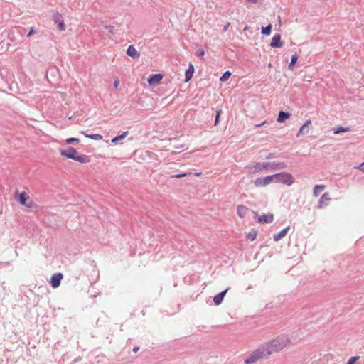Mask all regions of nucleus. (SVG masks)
Returning <instances> with one entry per match:
<instances>
[{
    "mask_svg": "<svg viewBox=\"0 0 364 364\" xmlns=\"http://www.w3.org/2000/svg\"><path fill=\"white\" fill-rule=\"evenodd\" d=\"M290 340L289 337L285 335H281L264 344L266 348L269 350L270 355L274 353L279 352L288 346Z\"/></svg>",
    "mask_w": 364,
    "mask_h": 364,
    "instance_id": "f257e3e1",
    "label": "nucleus"
},
{
    "mask_svg": "<svg viewBox=\"0 0 364 364\" xmlns=\"http://www.w3.org/2000/svg\"><path fill=\"white\" fill-rule=\"evenodd\" d=\"M269 356V350L266 348L264 344H262L250 353L245 360V364H253L259 360L267 359Z\"/></svg>",
    "mask_w": 364,
    "mask_h": 364,
    "instance_id": "f03ea898",
    "label": "nucleus"
},
{
    "mask_svg": "<svg viewBox=\"0 0 364 364\" xmlns=\"http://www.w3.org/2000/svg\"><path fill=\"white\" fill-rule=\"evenodd\" d=\"M60 154L67 159H73L81 164L89 163L90 157L85 154H79L73 147H68L65 150H60Z\"/></svg>",
    "mask_w": 364,
    "mask_h": 364,
    "instance_id": "7ed1b4c3",
    "label": "nucleus"
},
{
    "mask_svg": "<svg viewBox=\"0 0 364 364\" xmlns=\"http://www.w3.org/2000/svg\"><path fill=\"white\" fill-rule=\"evenodd\" d=\"M274 183H282L291 185L294 183V177L287 173H280L272 175Z\"/></svg>",
    "mask_w": 364,
    "mask_h": 364,
    "instance_id": "20e7f679",
    "label": "nucleus"
},
{
    "mask_svg": "<svg viewBox=\"0 0 364 364\" xmlns=\"http://www.w3.org/2000/svg\"><path fill=\"white\" fill-rule=\"evenodd\" d=\"M269 164L267 162H257L248 166L250 174H257L265 170H269Z\"/></svg>",
    "mask_w": 364,
    "mask_h": 364,
    "instance_id": "39448f33",
    "label": "nucleus"
},
{
    "mask_svg": "<svg viewBox=\"0 0 364 364\" xmlns=\"http://www.w3.org/2000/svg\"><path fill=\"white\" fill-rule=\"evenodd\" d=\"M271 183H274L272 175L257 178L254 181V185L257 188H264Z\"/></svg>",
    "mask_w": 364,
    "mask_h": 364,
    "instance_id": "423d86ee",
    "label": "nucleus"
},
{
    "mask_svg": "<svg viewBox=\"0 0 364 364\" xmlns=\"http://www.w3.org/2000/svg\"><path fill=\"white\" fill-rule=\"evenodd\" d=\"M255 215L257 216V221L259 223H269L273 221L274 215L272 213H267L263 214L262 215H259L257 213Z\"/></svg>",
    "mask_w": 364,
    "mask_h": 364,
    "instance_id": "0eeeda50",
    "label": "nucleus"
},
{
    "mask_svg": "<svg viewBox=\"0 0 364 364\" xmlns=\"http://www.w3.org/2000/svg\"><path fill=\"white\" fill-rule=\"evenodd\" d=\"M62 279L63 274L61 273H56L52 275L50 278V284L53 288L58 287L60 284Z\"/></svg>",
    "mask_w": 364,
    "mask_h": 364,
    "instance_id": "6e6552de",
    "label": "nucleus"
},
{
    "mask_svg": "<svg viewBox=\"0 0 364 364\" xmlns=\"http://www.w3.org/2000/svg\"><path fill=\"white\" fill-rule=\"evenodd\" d=\"M163 79V75L161 74H154L151 75L147 80L149 85H156L160 83L161 80Z\"/></svg>",
    "mask_w": 364,
    "mask_h": 364,
    "instance_id": "1a4fd4ad",
    "label": "nucleus"
},
{
    "mask_svg": "<svg viewBox=\"0 0 364 364\" xmlns=\"http://www.w3.org/2000/svg\"><path fill=\"white\" fill-rule=\"evenodd\" d=\"M28 199H29V196H28V194L26 193L23 192V193H20L19 197H18L19 203L21 205H25L28 208H31L33 205V203H26Z\"/></svg>",
    "mask_w": 364,
    "mask_h": 364,
    "instance_id": "9d476101",
    "label": "nucleus"
},
{
    "mask_svg": "<svg viewBox=\"0 0 364 364\" xmlns=\"http://www.w3.org/2000/svg\"><path fill=\"white\" fill-rule=\"evenodd\" d=\"M229 289H226L225 290H224L222 292H220L218 293V294H216L214 298H213V301H214V304L215 305H220L223 299H224V296H225V294H227V292L228 291Z\"/></svg>",
    "mask_w": 364,
    "mask_h": 364,
    "instance_id": "9b49d317",
    "label": "nucleus"
},
{
    "mask_svg": "<svg viewBox=\"0 0 364 364\" xmlns=\"http://www.w3.org/2000/svg\"><path fill=\"white\" fill-rule=\"evenodd\" d=\"M249 213V209L243 205H240L237 207V213L241 218H244Z\"/></svg>",
    "mask_w": 364,
    "mask_h": 364,
    "instance_id": "f8f14e48",
    "label": "nucleus"
},
{
    "mask_svg": "<svg viewBox=\"0 0 364 364\" xmlns=\"http://www.w3.org/2000/svg\"><path fill=\"white\" fill-rule=\"evenodd\" d=\"M194 73V66L192 63H189L188 68L185 73V82H188L193 77Z\"/></svg>",
    "mask_w": 364,
    "mask_h": 364,
    "instance_id": "ddd939ff",
    "label": "nucleus"
},
{
    "mask_svg": "<svg viewBox=\"0 0 364 364\" xmlns=\"http://www.w3.org/2000/svg\"><path fill=\"white\" fill-rule=\"evenodd\" d=\"M310 124H311V119L306 120L297 132V136L300 134H304L306 133H308L309 130V126Z\"/></svg>",
    "mask_w": 364,
    "mask_h": 364,
    "instance_id": "4468645a",
    "label": "nucleus"
},
{
    "mask_svg": "<svg viewBox=\"0 0 364 364\" xmlns=\"http://www.w3.org/2000/svg\"><path fill=\"white\" fill-rule=\"evenodd\" d=\"M269 164V170H279L283 169L286 167V165L282 163H276V162H267Z\"/></svg>",
    "mask_w": 364,
    "mask_h": 364,
    "instance_id": "2eb2a0df",
    "label": "nucleus"
},
{
    "mask_svg": "<svg viewBox=\"0 0 364 364\" xmlns=\"http://www.w3.org/2000/svg\"><path fill=\"white\" fill-rule=\"evenodd\" d=\"M331 200V198L329 196V193H323L321 197L320 198V199L318 200V208H321L323 207V205H325V203L326 201H329Z\"/></svg>",
    "mask_w": 364,
    "mask_h": 364,
    "instance_id": "dca6fc26",
    "label": "nucleus"
},
{
    "mask_svg": "<svg viewBox=\"0 0 364 364\" xmlns=\"http://www.w3.org/2000/svg\"><path fill=\"white\" fill-rule=\"evenodd\" d=\"M270 46L273 48H281L282 46L280 35H276L272 38Z\"/></svg>",
    "mask_w": 364,
    "mask_h": 364,
    "instance_id": "f3484780",
    "label": "nucleus"
},
{
    "mask_svg": "<svg viewBox=\"0 0 364 364\" xmlns=\"http://www.w3.org/2000/svg\"><path fill=\"white\" fill-rule=\"evenodd\" d=\"M127 54L134 58H138L139 53L133 46H129L127 50Z\"/></svg>",
    "mask_w": 364,
    "mask_h": 364,
    "instance_id": "a211bd4d",
    "label": "nucleus"
},
{
    "mask_svg": "<svg viewBox=\"0 0 364 364\" xmlns=\"http://www.w3.org/2000/svg\"><path fill=\"white\" fill-rule=\"evenodd\" d=\"M289 230V226L285 228L284 229L281 230L279 232H278L277 234L274 235V240L275 241H279V240L283 238L287 234Z\"/></svg>",
    "mask_w": 364,
    "mask_h": 364,
    "instance_id": "6ab92c4d",
    "label": "nucleus"
},
{
    "mask_svg": "<svg viewBox=\"0 0 364 364\" xmlns=\"http://www.w3.org/2000/svg\"><path fill=\"white\" fill-rule=\"evenodd\" d=\"M289 117H290V114L289 112H285L281 111L279 113L277 122L279 123H283L287 119H288Z\"/></svg>",
    "mask_w": 364,
    "mask_h": 364,
    "instance_id": "aec40b11",
    "label": "nucleus"
},
{
    "mask_svg": "<svg viewBox=\"0 0 364 364\" xmlns=\"http://www.w3.org/2000/svg\"><path fill=\"white\" fill-rule=\"evenodd\" d=\"M350 130V128L348 127H344L342 126H339V127L333 128V131L335 134H341V133H343L345 132H348Z\"/></svg>",
    "mask_w": 364,
    "mask_h": 364,
    "instance_id": "412c9836",
    "label": "nucleus"
},
{
    "mask_svg": "<svg viewBox=\"0 0 364 364\" xmlns=\"http://www.w3.org/2000/svg\"><path fill=\"white\" fill-rule=\"evenodd\" d=\"M257 235V231L256 229L252 228L247 234V238L250 241H254Z\"/></svg>",
    "mask_w": 364,
    "mask_h": 364,
    "instance_id": "4be33fe9",
    "label": "nucleus"
},
{
    "mask_svg": "<svg viewBox=\"0 0 364 364\" xmlns=\"http://www.w3.org/2000/svg\"><path fill=\"white\" fill-rule=\"evenodd\" d=\"M81 133L82 134H84L85 137H87L88 139H94V140H102V136L99 134H87L84 133L83 132H82Z\"/></svg>",
    "mask_w": 364,
    "mask_h": 364,
    "instance_id": "5701e85b",
    "label": "nucleus"
},
{
    "mask_svg": "<svg viewBox=\"0 0 364 364\" xmlns=\"http://www.w3.org/2000/svg\"><path fill=\"white\" fill-rule=\"evenodd\" d=\"M55 22L58 24V28L59 31H64L65 30L66 26L63 20L55 18Z\"/></svg>",
    "mask_w": 364,
    "mask_h": 364,
    "instance_id": "b1692460",
    "label": "nucleus"
},
{
    "mask_svg": "<svg viewBox=\"0 0 364 364\" xmlns=\"http://www.w3.org/2000/svg\"><path fill=\"white\" fill-rule=\"evenodd\" d=\"M128 135V132H124L122 134L118 135L112 139V143H117Z\"/></svg>",
    "mask_w": 364,
    "mask_h": 364,
    "instance_id": "393cba45",
    "label": "nucleus"
},
{
    "mask_svg": "<svg viewBox=\"0 0 364 364\" xmlns=\"http://www.w3.org/2000/svg\"><path fill=\"white\" fill-rule=\"evenodd\" d=\"M326 186L324 185H316L314 188V195L318 196L319 191L324 190Z\"/></svg>",
    "mask_w": 364,
    "mask_h": 364,
    "instance_id": "a878e982",
    "label": "nucleus"
},
{
    "mask_svg": "<svg viewBox=\"0 0 364 364\" xmlns=\"http://www.w3.org/2000/svg\"><path fill=\"white\" fill-rule=\"evenodd\" d=\"M230 76H231V73L230 71H226L220 77V80L221 82H225V81H227L230 78Z\"/></svg>",
    "mask_w": 364,
    "mask_h": 364,
    "instance_id": "bb28decb",
    "label": "nucleus"
},
{
    "mask_svg": "<svg viewBox=\"0 0 364 364\" xmlns=\"http://www.w3.org/2000/svg\"><path fill=\"white\" fill-rule=\"evenodd\" d=\"M271 30H272V26L271 25H269L267 27H263L262 28V33L263 35L269 36L270 34V33H271Z\"/></svg>",
    "mask_w": 364,
    "mask_h": 364,
    "instance_id": "cd10ccee",
    "label": "nucleus"
},
{
    "mask_svg": "<svg viewBox=\"0 0 364 364\" xmlns=\"http://www.w3.org/2000/svg\"><path fill=\"white\" fill-rule=\"evenodd\" d=\"M79 141H80V139L78 138L70 137V138H68L65 140V144L68 145V144H71L73 143H78Z\"/></svg>",
    "mask_w": 364,
    "mask_h": 364,
    "instance_id": "c85d7f7f",
    "label": "nucleus"
},
{
    "mask_svg": "<svg viewBox=\"0 0 364 364\" xmlns=\"http://www.w3.org/2000/svg\"><path fill=\"white\" fill-rule=\"evenodd\" d=\"M360 358L359 356H352L347 361L346 364H355V363Z\"/></svg>",
    "mask_w": 364,
    "mask_h": 364,
    "instance_id": "c756f323",
    "label": "nucleus"
},
{
    "mask_svg": "<svg viewBox=\"0 0 364 364\" xmlns=\"http://www.w3.org/2000/svg\"><path fill=\"white\" fill-rule=\"evenodd\" d=\"M296 63V55H293L291 57V61L290 64L289 65V68L291 70H294V63Z\"/></svg>",
    "mask_w": 364,
    "mask_h": 364,
    "instance_id": "7c9ffc66",
    "label": "nucleus"
},
{
    "mask_svg": "<svg viewBox=\"0 0 364 364\" xmlns=\"http://www.w3.org/2000/svg\"><path fill=\"white\" fill-rule=\"evenodd\" d=\"M105 28L107 29L110 33H112V34L114 33L115 29L113 26H106Z\"/></svg>",
    "mask_w": 364,
    "mask_h": 364,
    "instance_id": "2f4dec72",
    "label": "nucleus"
},
{
    "mask_svg": "<svg viewBox=\"0 0 364 364\" xmlns=\"http://www.w3.org/2000/svg\"><path fill=\"white\" fill-rule=\"evenodd\" d=\"M191 173H185L176 174V175H174L173 177V178H181L185 177L187 175H189Z\"/></svg>",
    "mask_w": 364,
    "mask_h": 364,
    "instance_id": "473e14b6",
    "label": "nucleus"
},
{
    "mask_svg": "<svg viewBox=\"0 0 364 364\" xmlns=\"http://www.w3.org/2000/svg\"><path fill=\"white\" fill-rule=\"evenodd\" d=\"M221 112H222L221 110H219V111L217 112V114H216V117H215V125L218 124Z\"/></svg>",
    "mask_w": 364,
    "mask_h": 364,
    "instance_id": "72a5a7b5",
    "label": "nucleus"
},
{
    "mask_svg": "<svg viewBox=\"0 0 364 364\" xmlns=\"http://www.w3.org/2000/svg\"><path fill=\"white\" fill-rule=\"evenodd\" d=\"M204 55H205V51H204V50H203V49L200 50L199 51H198V52L196 53V55L200 56V57H202V56H203Z\"/></svg>",
    "mask_w": 364,
    "mask_h": 364,
    "instance_id": "f704fd0d",
    "label": "nucleus"
},
{
    "mask_svg": "<svg viewBox=\"0 0 364 364\" xmlns=\"http://www.w3.org/2000/svg\"><path fill=\"white\" fill-rule=\"evenodd\" d=\"M34 33H35V31H34V28L32 27V28H31L28 33L27 34V37H31Z\"/></svg>",
    "mask_w": 364,
    "mask_h": 364,
    "instance_id": "c9c22d12",
    "label": "nucleus"
},
{
    "mask_svg": "<svg viewBox=\"0 0 364 364\" xmlns=\"http://www.w3.org/2000/svg\"><path fill=\"white\" fill-rule=\"evenodd\" d=\"M80 360H81V357H80V356H79V357H77V358H75V359L72 361L71 364H75V363H77V362H79V361H80Z\"/></svg>",
    "mask_w": 364,
    "mask_h": 364,
    "instance_id": "e433bc0d",
    "label": "nucleus"
},
{
    "mask_svg": "<svg viewBox=\"0 0 364 364\" xmlns=\"http://www.w3.org/2000/svg\"><path fill=\"white\" fill-rule=\"evenodd\" d=\"M357 168L360 169L361 171L364 173V162H363L361 164H360Z\"/></svg>",
    "mask_w": 364,
    "mask_h": 364,
    "instance_id": "4c0bfd02",
    "label": "nucleus"
},
{
    "mask_svg": "<svg viewBox=\"0 0 364 364\" xmlns=\"http://www.w3.org/2000/svg\"><path fill=\"white\" fill-rule=\"evenodd\" d=\"M266 123H267V121H264L263 122H262L260 124H255V128L260 127L261 126L264 125Z\"/></svg>",
    "mask_w": 364,
    "mask_h": 364,
    "instance_id": "58836bf2",
    "label": "nucleus"
},
{
    "mask_svg": "<svg viewBox=\"0 0 364 364\" xmlns=\"http://www.w3.org/2000/svg\"><path fill=\"white\" fill-rule=\"evenodd\" d=\"M139 350V346H135V347L133 348L132 351L134 353H136V352H138Z\"/></svg>",
    "mask_w": 364,
    "mask_h": 364,
    "instance_id": "ea45409f",
    "label": "nucleus"
},
{
    "mask_svg": "<svg viewBox=\"0 0 364 364\" xmlns=\"http://www.w3.org/2000/svg\"><path fill=\"white\" fill-rule=\"evenodd\" d=\"M119 84V80H115L114 82V86L115 88H117L118 87V85Z\"/></svg>",
    "mask_w": 364,
    "mask_h": 364,
    "instance_id": "a19ab883",
    "label": "nucleus"
},
{
    "mask_svg": "<svg viewBox=\"0 0 364 364\" xmlns=\"http://www.w3.org/2000/svg\"><path fill=\"white\" fill-rule=\"evenodd\" d=\"M195 175H196V176H200V175H201V173H195Z\"/></svg>",
    "mask_w": 364,
    "mask_h": 364,
    "instance_id": "79ce46f5",
    "label": "nucleus"
}]
</instances>
